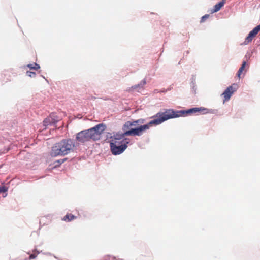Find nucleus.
Masks as SVG:
<instances>
[{"instance_id":"nucleus-12","label":"nucleus","mask_w":260,"mask_h":260,"mask_svg":"<svg viewBox=\"0 0 260 260\" xmlns=\"http://www.w3.org/2000/svg\"><path fill=\"white\" fill-rule=\"evenodd\" d=\"M27 67H28L30 69L35 70H37L39 69H40V68L39 64H38L36 63H34L32 64H29L27 65Z\"/></svg>"},{"instance_id":"nucleus-6","label":"nucleus","mask_w":260,"mask_h":260,"mask_svg":"<svg viewBox=\"0 0 260 260\" xmlns=\"http://www.w3.org/2000/svg\"><path fill=\"white\" fill-rule=\"evenodd\" d=\"M236 85L233 84L231 86L228 87L222 94L223 95L224 100L223 102L228 101L233 93L236 90Z\"/></svg>"},{"instance_id":"nucleus-15","label":"nucleus","mask_w":260,"mask_h":260,"mask_svg":"<svg viewBox=\"0 0 260 260\" xmlns=\"http://www.w3.org/2000/svg\"><path fill=\"white\" fill-rule=\"evenodd\" d=\"M26 75L30 77H35L36 75V73L34 72L31 71H27Z\"/></svg>"},{"instance_id":"nucleus-3","label":"nucleus","mask_w":260,"mask_h":260,"mask_svg":"<svg viewBox=\"0 0 260 260\" xmlns=\"http://www.w3.org/2000/svg\"><path fill=\"white\" fill-rule=\"evenodd\" d=\"M65 151V141H61L60 143H56L52 147L50 154L52 156L62 155Z\"/></svg>"},{"instance_id":"nucleus-21","label":"nucleus","mask_w":260,"mask_h":260,"mask_svg":"<svg viewBox=\"0 0 260 260\" xmlns=\"http://www.w3.org/2000/svg\"><path fill=\"white\" fill-rule=\"evenodd\" d=\"M139 86V85H136V86L133 87L132 88H133L134 89H136Z\"/></svg>"},{"instance_id":"nucleus-9","label":"nucleus","mask_w":260,"mask_h":260,"mask_svg":"<svg viewBox=\"0 0 260 260\" xmlns=\"http://www.w3.org/2000/svg\"><path fill=\"white\" fill-rule=\"evenodd\" d=\"M74 147V142L71 140H67L66 141V154L68 153L67 151L71 150Z\"/></svg>"},{"instance_id":"nucleus-16","label":"nucleus","mask_w":260,"mask_h":260,"mask_svg":"<svg viewBox=\"0 0 260 260\" xmlns=\"http://www.w3.org/2000/svg\"><path fill=\"white\" fill-rule=\"evenodd\" d=\"M8 191V188L3 186L0 187V193H4Z\"/></svg>"},{"instance_id":"nucleus-2","label":"nucleus","mask_w":260,"mask_h":260,"mask_svg":"<svg viewBox=\"0 0 260 260\" xmlns=\"http://www.w3.org/2000/svg\"><path fill=\"white\" fill-rule=\"evenodd\" d=\"M106 128L105 124L101 123L89 129L82 131L77 134L76 140L81 143L89 141L90 140H99L101 134Z\"/></svg>"},{"instance_id":"nucleus-19","label":"nucleus","mask_w":260,"mask_h":260,"mask_svg":"<svg viewBox=\"0 0 260 260\" xmlns=\"http://www.w3.org/2000/svg\"><path fill=\"white\" fill-rule=\"evenodd\" d=\"M36 256H37V255H36L35 254H31L29 256V259H34L36 257Z\"/></svg>"},{"instance_id":"nucleus-7","label":"nucleus","mask_w":260,"mask_h":260,"mask_svg":"<svg viewBox=\"0 0 260 260\" xmlns=\"http://www.w3.org/2000/svg\"><path fill=\"white\" fill-rule=\"evenodd\" d=\"M58 121L59 119L57 116L54 114H52L44 119L43 121V124L45 127H46L50 125L54 124Z\"/></svg>"},{"instance_id":"nucleus-8","label":"nucleus","mask_w":260,"mask_h":260,"mask_svg":"<svg viewBox=\"0 0 260 260\" xmlns=\"http://www.w3.org/2000/svg\"><path fill=\"white\" fill-rule=\"evenodd\" d=\"M226 2V0H222L221 2L216 4L212 10L213 13L216 12L220 10V9L224 6Z\"/></svg>"},{"instance_id":"nucleus-22","label":"nucleus","mask_w":260,"mask_h":260,"mask_svg":"<svg viewBox=\"0 0 260 260\" xmlns=\"http://www.w3.org/2000/svg\"><path fill=\"white\" fill-rule=\"evenodd\" d=\"M145 83H146V82H145V81H144L143 82V84H145Z\"/></svg>"},{"instance_id":"nucleus-4","label":"nucleus","mask_w":260,"mask_h":260,"mask_svg":"<svg viewBox=\"0 0 260 260\" xmlns=\"http://www.w3.org/2000/svg\"><path fill=\"white\" fill-rule=\"evenodd\" d=\"M259 31L260 24L256 26L254 29L249 32L247 37L245 38V41L243 42V44L247 45L250 43Z\"/></svg>"},{"instance_id":"nucleus-10","label":"nucleus","mask_w":260,"mask_h":260,"mask_svg":"<svg viewBox=\"0 0 260 260\" xmlns=\"http://www.w3.org/2000/svg\"><path fill=\"white\" fill-rule=\"evenodd\" d=\"M140 120H135L133 121H127L124 125V128H129L131 126H136Z\"/></svg>"},{"instance_id":"nucleus-14","label":"nucleus","mask_w":260,"mask_h":260,"mask_svg":"<svg viewBox=\"0 0 260 260\" xmlns=\"http://www.w3.org/2000/svg\"><path fill=\"white\" fill-rule=\"evenodd\" d=\"M76 218V217L71 214L66 215V219H68V221H71Z\"/></svg>"},{"instance_id":"nucleus-17","label":"nucleus","mask_w":260,"mask_h":260,"mask_svg":"<svg viewBox=\"0 0 260 260\" xmlns=\"http://www.w3.org/2000/svg\"><path fill=\"white\" fill-rule=\"evenodd\" d=\"M209 17V14H206L201 18V23L204 22Z\"/></svg>"},{"instance_id":"nucleus-11","label":"nucleus","mask_w":260,"mask_h":260,"mask_svg":"<svg viewBox=\"0 0 260 260\" xmlns=\"http://www.w3.org/2000/svg\"><path fill=\"white\" fill-rule=\"evenodd\" d=\"M246 64V61H243L241 67L239 69V70L238 71V73H237V76L239 78H240V75L243 73V71H244V69L245 68Z\"/></svg>"},{"instance_id":"nucleus-13","label":"nucleus","mask_w":260,"mask_h":260,"mask_svg":"<svg viewBox=\"0 0 260 260\" xmlns=\"http://www.w3.org/2000/svg\"><path fill=\"white\" fill-rule=\"evenodd\" d=\"M65 161V158L56 160L54 162L55 167L59 166L60 164H62Z\"/></svg>"},{"instance_id":"nucleus-18","label":"nucleus","mask_w":260,"mask_h":260,"mask_svg":"<svg viewBox=\"0 0 260 260\" xmlns=\"http://www.w3.org/2000/svg\"><path fill=\"white\" fill-rule=\"evenodd\" d=\"M106 260H116V258L113 256H108L106 258Z\"/></svg>"},{"instance_id":"nucleus-20","label":"nucleus","mask_w":260,"mask_h":260,"mask_svg":"<svg viewBox=\"0 0 260 260\" xmlns=\"http://www.w3.org/2000/svg\"><path fill=\"white\" fill-rule=\"evenodd\" d=\"M138 120H140L139 121V123H144V120L142 119H138Z\"/></svg>"},{"instance_id":"nucleus-1","label":"nucleus","mask_w":260,"mask_h":260,"mask_svg":"<svg viewBox=\"0 0 260 260\" xmlns=\"http://www.w3.org/2000/svg\"><path fill=\"white\" fill-rule=\"evenodd\" d=\"M196 112L208 113L209 109L203 108H193L187 110L175 111L172 109H166L163 112H158L153 116L154 119L151 120L148 124L141 125L136 128H132L126 131L122 134H116L112 137L110 145H116L117 146L121 144L126 145L129 143L125 136H141L143 132L148 129L152 125H159L164 121L174 118L184 116L186 114H192Z\"/></svg>"},{"instance_id":"nucleus-5","label":"nucleus","mask_w":260,"mask_h":260,"mask_svg":"<svg viewBox=\"0 0 260 260\" xmlns=\"http://www.w3.org/2000/svg\"><path fill=\"white\" fill-rule=\"evenodd\" d=\"M127 147L126 145L121 144L117 146L116 145H110L111 152L114 155H118L122 153Z\"/></svg>"}]
</instances>
